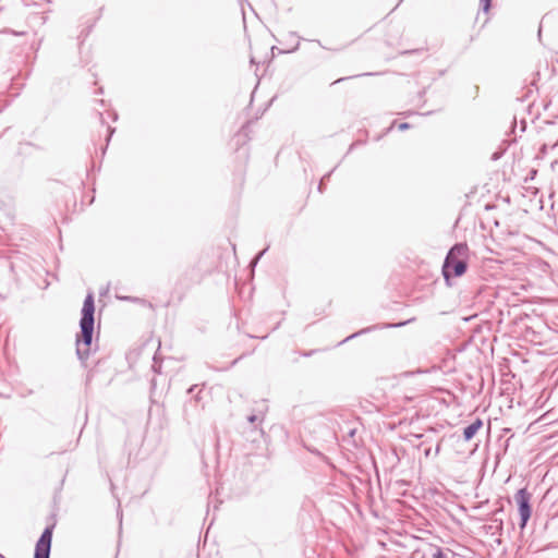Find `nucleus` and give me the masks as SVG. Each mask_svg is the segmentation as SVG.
<instances>
[{
	"mask_svg": "<svg viewBox=\"0 0 558 558\" xmlns=\"http://www.w3.org/2000/svg\"><path fill=\"white\" fill-rule=\"evenodd\" d=\"M80 319L81 331L76 335V355L85 363L93 352V335L95 325V302L94 294L88 293L84 300Z\"/></svg>",
	"mask_w": 558,
	"mask_h": 558,
	"instance_id": "obj_1",
	"label": "nucleus"
},
{
	"mask_svg": "<svg viewBox=\"0 0 558 558\" xmlns=\"http://www.w3.org/2000/svg\"><path fill=\"white\" fill-rule=\"evenodd\" d=\"M469 247L465 243L454 244L447 253L444 265L442 276L447 286H451V278L461 277L468 269Z\"/></svg>",
	"mask_w": 558,
	"mask_h": 558,
	"instance_id": "obj_2",
	"label": "nucleus"
},
{
	"mask_svg": "<svg viewBox=\"0 0 558 558\" xmlns=\"http://www.w3.org/2000/svg\"><path fill=\"white\" fill-rule=\"evenodd\" d=\"M531 497L532 495L527 492L526 488L519 489L515 495L514 499L518 504V510L520 514V527L524 529L526 526L527 521L531 518L532 508H531Z\"/></svg>",
	"mask_w": 558,
	"mask_h": 558,
	"instance_id": "obj_3",
	"label": "nucleus"
},
{
	"mask_svg": "<svg viewBox=\"0 0 558 558\" xmlns=\"http://www.w3.org/2000/svg\"><path fill=\"white\" fill-rule=\"evenodd\" d=\"M54 524L46 526L35 546L34 558H49Z\"/></svg>",
	"mask_w": 558,
	"mask_h": 558,
	"instance_id": "obj_4",
	"label": "nucleus"
},
{
	"mask_svg": "<svg viewBox=\"0 0 558 558\" xmlns=\"http://www.w3.org/2000/svg\"><path fill=\"white\" fill-rule=\"evenodd\" d=\"M482 426H483V421L481 418H476L473 423L468 425L463 429L464 440L465 441L471 440L476 435V433L482 428Z\"/></svg>",
	"mask_w": 558,
	"mask_h": 558,
	"instance_id": "obj_5",
	"label": "nucleus"
},
{
	"mask_svg": "<svg viewBox=\"0 0 558 558\" xmlns=\"http://www.w3.org/2000/svg\"><path fill=\"white\" fill-rule=\"evenodd\" d=\"M558 148V140L554 143H550V142H546L542 145L539 151L543 153V154H546L548 151V149H557Z\"/></svg>",
	"mask_w": 558,
	"mask_h": 558,
	"instance_id": "obj_6",
	"label": "nucleus"
},
{
	"mask_svg": "<svg viewBox=\"0 0 558 558\" xmlns=\"http://www.w3.org/2000/svg\"><path fill=\"white\" fill-rule=\"evenodd\" d=\"M430 550L432 558H448V555L439 547H433Z\"/></svg>",
	"mask_w": 558,
	"mask_h": 558,
	"instance_id": "obj_7",
	"label": "nucleus"
},
{
	"mask_svg": "<svg viewBox=\"0 0 558 558\" xmlns=\"http://www.w3.org/2000/svg\"><path fill=\"white\" fill-rule=\"evenodd\" d=\"M371 329H372V328H365V329L360 330L359 332H354V333H352L351 336L347 337V338H345L343 341H341L340 343H343V342H345V341H348V340H350V339H353V338L357 337L359 335L365 333V332L369 331Z\"/></svg>",
	"mask_w": 558,
	"mask_h": 558,
	"instance_id": "obj_8",
	"label": "nucleus"
},
{
	"mask_svg": "<svg viewBox=\"0 0 558 558\" xmlns=\"http://www.w3.org/2000/svg\"><path fill=\"white\" fill-rule=\"evenodd\" d=\"M247 421L251 423V424H255L256 422H262V417H259L258 415L256 414H252V415H248L247 416Z\"/></svg>",
	"mask_w": 558,
	"mask_h": 558,
	"instance_id": "obj_9",
	"label": "nucleus"
},
{
	"mask_svg": "<svg viewBox=\"0 0 558 558\" xmlns=\"http://www.w3.org/2000/svg\"><path fill=\"white\" fill-rule=\"evenodd\" d=\"M492 0H481V5L483 8V11L487 12L490 8Z\"/></svg>",
	"mask_w": 558,
	"mask_h": 558,
	"instance_id": "obj_10",
	"label": "nucleus"
},
{
	"mask_svg": "<svg viewBox=\"0 0 558 558\" xmlns=\"http://www.w3.org/2000/svg\"><path fill=\"white\" fill-rule=\"evenodd\" d=\"M267 251V248L263 250L262 252H259L257 254V256L252 260L251 265L254 267L256 266V264L258 263V260L260 259V257L265 254V252Z\"/></svg>",
	"mask_w": 558,
	"mask_h": 558,
	"instance_id": "obj_11",
	"label": "nucleus"
},
{
	"mask_svg": "<svg viewBox=\"0 0 558 558\" xmlns=\"http://www.w3.org/2000/svg\"><path fill=\"white\" fill-rule=\"evenodd\" d=\"M330 174L331 173H327L326 175H324L319 182V185H318V190L322 192V187H323V184L325 183V181L329 180L330 178Z\"/></svg>",
	"mask_w": 558,
	"mask_h": 558,
	"instance_id": "obj_12",
	"label": "nucleus"
},
{
	"mask_svg": "<svg viewBox=\"0 0 558 558\" xmlns=\"http://www.w3.org/2000/svg\"><path fill=\"white\" fill-rule=\"evenodd\" d=\"M153 369H154V372H156V373H160V364L157 362L156 356L154 357Z\"/></svg>",
	"mask_w": 558,
	"mask_h": 558,
	"instance_id": "obj_13",
	"label": "nucleus"
},
{
	"mask_svg": "<svg viewBox=\"0 0 558 558\" xmlns=\"http://www.w3.org/2000/svg\"><path fill=\"white\" fill-rule=\"evenodd\" d=\"M398 128H399V130H401V131H405V130H408V129L410 128V124H409V123H407V122H402V123H400V124H399V126H398Z\"/></svg>",
	"mask_w": 558,
	"mask_h": 558,
	"instance_id": "obj_14",
	"label": "nucleus"
},
{
	"mask_svg": "<svg viewBox=\"0 0 558 558\" xmlns=\"http://www.w3.org/2000/svg\"><path fill=\"white\" fill-rule=\"evenodd\" d=\"M197 389H198V386H197V385H193V386H191V387L187 389V393H189V395H193V393H195V390H197Z\"/></svg>",
	"mask_w": 558,
	"mask_h": 558,
	"instance_id": "obj_15",
	"label": "nucleus"
},
{
	"mask_svg": "<svg viewBox=\"0 0 558 558\" xmlns=\"http://www.w3.org/2000/svg\"><path fill=\"white\" fill-rule=\"evenodd\" d=\"M108 132H109V134H108V137H107V142H109V141H110V137H111V135H112V134H113V132H114V129H113V128H108Z\"/></svg>",
	"mask_w": 558,
	"mask_h": 558,
	"instance_id": "obj_16",
	"label": "nucleus"
},
{
	"mask_svg": "<svg viewBox=\"0 0 558 558\" xmlns=\"http://www.w3.org/2000/svg\"><path fill=\"white\" fill-rule=\"evenodd\" d=\"M405 324H407V322H402V323L389 325V327H401V326H404Z\"/></svg>",
	"mask_w": 558,
	"mask_h": 558,
	"instance_id": "obj_17",
	"label": "nucleus"
},
{
	"mask_svg": "<svg viewBox=\"0 0 558 558\" xmlns=\"http://www.w3.org/2000/svg\"><path fill=\"white\" fill-rule=\"evenodd\" d=\"M314 352H315V350H311L308 352H304L303 356H311Z\"/></svg>",
	"mask_w": 558,
	"mask_h": 558,
	"instance_id": "obj_18",
	"label": "nucleus"
},
{
	"mask_svg": "<svg viewBox=\"0 0 558 558\" xmlns=\"http://www.w3.org/2000/svg\"><path fill=\"white\" fill-rule=\"evenodd\" d=\"M201 392H202V389H198V392H197V395L195 396V399H196V400H198V399H199L198 395H199Z\"/></svg>",
	"mask_w": 558,
	"mask_h": 558,
	"instance_id": "obj_19",
	"label": "nucleus"
},
{
	"mask_svg": "<svg viewBox=\"0 0 558 558\" xmlns=\"http://www.w3.org/2000/svg\"><path fill=\"white\" fill-rule=\"evenodd\" d=\"M440 450V445L438 444L437 447H436V453H438Z\"/></svg>",
	"mask_w": 558,
	"mask_h": 558,
	"instance_id": "obj_20",
	"label": "nucleus"
},
{
	"mask_svg": "<svg viewBox=\"0 0 558 558\" xmlns=\"http://www.w3.org/2000/svg\"><path fill=\"white\" fill-rule=\"evenodd\" d=\"M341 81H343V78H338V80H337V81H335L332 84L339 83V82H341Z\"/></svg>",
	"mask_w": 558,
	"mask_h": 558,
	"instance_id": "obj_21",
	"label": "nucleus"
},
{
	"mask_svg": "<svg viewBox=\"0 0 558 558\" xmlns=\"http://www.w3.org/2000/svg\"><path fill=\"white\" fill-rule=\"evenodd\" d=\"M99 118L101 120V123H104V117H102V113H99Z\"/></svg>",
	"mask_w": 558,
	"mask_h": 558,
	"instance_id": "obj_22",
	"label": "nucleus"
},
{
	"mask_svg": "<svg viewBox=\"0 0 558 558\" xmlns=\"http://www.w3.org/2000/svg\"><path fill=\"white\" fill-rule=\"evenodd\" d=\"M242 133H243V136H246V133H244V129L242 130V132L239 135H242Z\"/></svg>",
	"mask_w": 558,
	"mask_h": 558,
	"instance_id": "obj_23",
	"label": "nucleus"
}]
</instances>
